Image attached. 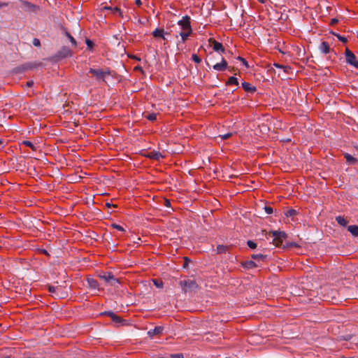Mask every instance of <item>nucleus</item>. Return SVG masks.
<instances>
[{
	"label": "nucleus",
	"instance_id": "62",
	"mask_svg": "<svg viewBox=\"0 0 358 358\" xmlns=\"http://www.w3.org/2000/svg\"><path fill=\"white\" fill-rule=\"evenodd\" d=\"M1 327V324H0V327Z\"/></svg>",
	"mask_w": 358,
	"mask_h": 358
},
{
	"label": "nucleus",
	"instance_id": "21",
	"mask_svg": "<svg viewBox=\"0 0 358 358\" xmlns=\"http://www.w3.org/2000/svg\"><path fill=\"white\" fill-rule=\"evenodd\" d=\"M225 85L227 86L232 85L238 86L239 83H238L237 78H236L235 76H231L229 78L227 81L225 83Z\"/></svg>",
	"mask_w": 358,
	"mask_h": 358
},
{
	"label": "nucleus",
	"instance_id": "19",
	"mask_svg": "<svg viewBox=\"0 0 358 358\" xmlns=\"http://www.w3.org/2000/svg\"><path fill=\"white\" fill-rule=\"evenodd\" d=\"M87 282L89 286V287L92 289H96L99 288V282L96 280L92 278H87Z\"/></svg>",
	"mask_w": 358,
	"mask_h": 358
},
{
	"label": "nucleus",
	"instance_id": "60",
	"mask_svg": "<svg viewBox=\"0 0 358 358\" xmlns=\"http://www.w3.org/2000/svg\"><path fill=\"white\" fill-rule=\"evenodd\" d=\"M343 358H352V357H343Z\"/></svg>",
	"mask_w": 358,
	"mask_h": 358
},
{
	"label": "nucleus",
	"instance_id": "12",
	"mask_svg": "<svg viewBox=\"0 0 358 358\" xmlns=\"http://www.w3.org/2000/svg\"><path fill=\"white\" fill-rule=\"evenodd\" d=\"M145 156H146V157H148L150 159H154V160H157V161H159L160 159L164 157V156L162 155V154L160 152L155 151V150L148 152Z\"/></svg>",
	"mask_w": 358,
	"mask_h": 358
},
{
	"label": "nucleus",
	"instance_id": "4",
	"mask_svg": "<svg viewBox=\"0 0 358 358\" xmlns=\"http://www.w3.org/2000/svg\"><path fill=\"white\" fill-rule=\"evenodd\" d=\"M101 315L110 317L112 321L116 324L117 327L128 325V322L126 320L121 318L120 316L115 314L113 311H105L104 313H102Z\"/></svg>",
	"mask_w": 358,
	"mask_h": 358
},
{
	"label": "nucleus",
	"instance_id": "7",
	"mask_svg": "<svg viewBox=\"0 0 358 358\" xmlns=\"http://www.w3.org/2000/svg\"><path fill=\"white\" fill-rule=\"evenodd\" d=\"M178 25L180 26L182 31L192 30L190 22V17L188 15L183 16L182 18L178 21Z\"/></svg>",
	"mask_w": 358,
	"mask_h": 358
},
{
	"label": "nucleus",
	"instance_id": "13",
	"mask_svg": "<svg viewBox=\"0 0 358 358\" xmlns=\"http://www.w3.org/2000/svg\"><path fill=\"white\" fill-rule=\"evenodd\" d=\"M241 85L243 90L248 93L254 94L257 91V87L252 85L250 83L243 82Z\"/></svg>",
	"mask_w": 358,
	"mask_h": 358
},
{
	"label": "nucleus",
	"instance_id": "11",
	"mask_svg": "<svg viewBox=\"0 0 358 358\" xmlns=\"http://www.w3.org/2000/svg\"><path fill=\"white\" fill-rule=\"evenodd\" d=\"M319 48L320 51L324 54H327L332 52L334 53L335 55H336V52L334 50H331L329 44L327 41H322Z\"/></svg>",
	"mask_w": 358,
	"mask_h": 358
},
{
	"label": "nucleus",
	"instance_id": "48",
	"mask_svg": "<svg viewBox=\"0 0 358 358\" xmlns=\"http://www.w3.org/2000/svg\"><path fill=\"white\" fill-rule=\"evenodd\" d=\"M338 22V19L333 18V19L331 20L330 24L331 25H334V24H337Z\"/></svg>",
	"mask_w": 358,
	"mask_h": 358
},
{
	"label": "nucleus",
	"instance_id": "50",
	"mask_svg": "<svg viewBox=\"0 0 358 358\" xmlns=\"http://www.w3.org/2000/svg\"><path fill=\"white\" fill-rule=\"evenodd\" d=\"M23 3L29 7H34V6L28 1H23Z\"/></svg>",
	"mask_w": 358,
	"mask_h": 358
},
{
	"label": "nucleus",
	"instance_id": "10",
	"mask_svg": "<svg viewBox=\"0 0 358 358\" xmlns=\"http://www.w3.org/2000/svg\"><path fill=\"white\" fill-rule=\"evenodd\" d=\"M98 277L106 282H110V280H114L115 282H118V280L115 278L114 275L111 272H103L98 275Z\"/></svg>",
	"mask_w": 358,
	"mask_h": 358
},
{
	"label": "nucleus",
	"instance_id": "57",
	"mask_svg": "<svg viewBox=\"0 0 358 358\" xmlns=\"http://www.w3.org/2000/svg\"><path fill=\"white\" fill-rule=\"evenodd\" d=\"M3 143V140L0 139V145H1Z\"/></svg>",
	"mask_w": 358,
	"mask_h": 358
},
{
	"label": "nucleus",
	"instance_id": "16",
	"mask_svg": "<svg viewBox=\"0 0 358 358\" xmlns=\"http://www.w3.org/2000/svg\"><path fill=\"white\" fill-rule=\"evenodd\" d=\"M152 34L154 38H164V35L168 34V33L165 32L164 29L157 28L153 31Z\"/></svg>",
	"mask_w": 358,
	"mask_h": 358
},
{
	"label": "nucleus",
	"instance_id": "22",
	"mask_svg": "<svg viewBox=\"0 0 358 358\" xmlns=\"http://www.w3.org/2000/svg\"><path fill=\"white\" fill-rule=\"evenodd\" d=\"M348 231L350 234L356 237H358V226L357 225H350L348 227Z\"/></svg>",
	"mask_w": 358,
	"mask_h": 358
},
{
	"label": "nucleus",
	"instance_id": "32",
	"mask_svg": "<svg viewBox=\"0 0 358 358\" xmlns=\"http://www.w3.org/2000/svg\"><path fill=\"white\" fill-rule=\"evenodd\" d=\"M104 8L110 9V8H109V7H105ZM111 10H113V14H118L120 16L122 17V12L121 11V10L119 8L115 7L113 9L111 8Z\"/></svg>",
	"mask_w": 358,
	"mask_h": 358
},
{
	"label": "nucleus",
	"instance_id": "6",
	"mask_svg": "<svg viewBox=\"0 0 358 358\" xmlns=\"http://www.w3.org/2000/svg\"><path fill=\"white\" fill-rule=\"evenodd\" d=\"M90 73H91L92 76L95 78L97 82L106 83V80H103V69L90 68L88 73H87V76H89Z\"/></svg>",
	"mask_w": 358,
	"mask_h": 358
},
{
	"label": "nucleus",
	"instance_id": "17",
	"mask_svg": "<svg viewBox=\"0 0 358 358\" xmlns=\"http://www.w3.org/2000/svg\"><path fill=\"white\" fill-rule=\"evenodd\" d=\"M40 64L36 63H25L21 65L19 69L22 71H27L38 67Z\"/></svg>",
	"mask_w": 358,
	"mask_h": 358
},
{
	"label": "nucleus",
	"instance_id": "55",
	"mask_svg": "<svg viewBox=\"0 0 358 358\" xmlns=\"http://www.w3.org/2000/svg\"><path fill=\"white\" fill-rule=\"evenodd\" d=\"M258 1L260 2V3H264V0H258Z\"/></svg>",
	"mask_w": 358,
	"mask_h": 358
},
{
	"label": "nucleus",
	"instance_id": "14",
	"mask_svg": "<svg viewBox=\"0 0 358 358\" xmlns=\"http://www.w3.org/2000/svg\"><path fill=\"white\" fill-rule=\"evenodd\" d=\"M241 265L244 268L252 269L258 266L257 264L252 260H247L241 262Z\"/></svg>",
	"mask_w": 358,
	"mask_h": 358
},
{
	"label": "nucleus",
	"instance_id": "40",
	"mask_svg": "<svg viewBox=\"0 0 358 358\" xmlns=\"http://www.w3.org/2000/svg\"><path fill=\"white\" fill-rule=\"evenodd\" d=\"M264 210L267 214H271L273 212V208L270 206H265Z\"/></svg>",
	"mask_w": 358,
	"mask_h": 358
},
{
	"label": "nucleus",
	"instance_id": "53",
	"mask_svg": "<svg viewBox=\"0 0 358 358\" xmlns=\"http://www.w3.org/2000/svg\"><path fill=\"white\" fill-rule=\"evenodd\" d=\"M135 69L143 71V69H142V68L141 66H136V67H135Z\"/></svg>",
	"mask_w": 358,
	"mask_h": 358
},
{
	"label": "nucleus",
	"instance_id": "9",
	"mask_svg": "<svg viewBox=\"0 0 358 358\" xmlns=\"http://www.w3.org/2000/svg\"><path fill=\"white\" fill-rule=\"evenodd\" d=\"M213 69L218 71H224L227 69H228L229 71H231L230 67L228 66L227 62L226 59L221 57V62L216 63L213 66Z\"/></svg>",
	"mask_w": 358,
	"mask_h": 358
},
{
	"label": "nucleus",
	"instance_id": "15",
	"mask_svg": "<svg viewBox=\"0 0 358 358\" xmlns=\"http://www.w3.org/2000/svg\"><path fill=\"white\" fill-rule=\"evenodd\" d=\"M163 330H164V327H163L157 326V327H155L153 329H150L148 332V334L149 335V336L152 337V336H154L155 335H160V334H162Z\"/></svg>",
	"mask_w": 358,
	"mask_h": 358
},
{
	"label": "nucleus",
	"instance_id": "31",
	"mask_svg": "<svg viewBox=\"0 0 358 358\" xmlns=\"http://www.w3.org/2000/svg\"><path fill=\"white\" fill-rule=\"evenodd\" d=\"M145 117L151 121V122H154L157 120V115L156 113H148L147 115H145Z\"/></svg>",
	"mask_w": 358,
	"mask_h": 358
},
{
	"label": "nucleus",
	"instance_id": "56",
	"mask_svg": "<svg viewBox=\"0 0 358 358\" xmlns=\"http://www.w3.org/2000/svg\"><path fill=\"white\" fill-rule=\"evenodd\" d=\"M213 55H214V54H213V52H210L209 56H211V55H212V56H213Z\"/></svg>",
	"mask_w": 358,
	"mask_h": 358
},
{
	"label": "nucleus",
	"instance_id": "46",
	"mask_svg": "<svg viewBox=\"0 0 358 358\" xmlns=\"http://www.w3.org/2000/svg\"><path fill=\"white\" fill-rule=\"evenodd\" d=\"M39 252L41 254H43L45 255H46V256H50V254L48 253V252L45 249H40Z\"/></svg>",
	"mask_w": 358,
	"mask_h": 358
},
{
	"label": "nucleus",
	"instance_id": "33",
	"mask_svg": "<svg viewBox=\"0 0 358 358\" xmlns=\"http://www.w3.org/2000/svg\"><path fill=\"white\" fill-rule=\"evenodd\" d=\"M276 68H278V69H282L284 70L285 72H288V71L290 69V67L288 66H284L282 64H278V63H275L273 64Z\"/></svg>",
	"mask_w": 358,
	"mask_h": 358
},
{
	"label": "nucleus",
	"instance_id": "18",
	"mask_svg": "<svg viewBox=\"0 0 358 358\" xmlns=\"http://www.w3.org/2000/svg\"><path fill=\"white\" fill-rule=\"evenodd\" d=\"M344 157L349 165H355L358 163V159L348 153H345Z\"/></svg>",
	"mask_w": 358,
	"mask_h": 358
},
{
	"label": "nucleus",
	"instance_id": "47",
	"mask_svg": "<svg viewBox=\"0 0 358 358\" xmlns=\"http://www.w3.org/2000/svg\"><path fill=\"white\" fill-rule=\"evenodd\" d=\"M231 133H227L223 136H222V138L224 139V140H226V139H228L229 138H230L231 136Z\"/></svg>",
	"mask_w": 358,
	"mask_h": 358
},
{
	"label": "nucleus",
	"instance_id": "59",
	"mask_svg": "<svg viewBox=\"0 0 358 358\" xmlns=\"http://www.w3.org/2000/svg\"><path fill=\"white\" fill-rule=\"evenodd\" d=\"M206 64H207L208 66H209L208 62L207 61H206Z\"/></svg>",
	"mask_w": 358,
	"mask_h": 358
},
{
	"label": "nucleus",
	"instance_id": "3",
	"mask_svg": "<svg viewBox=\"0 0 358 358\" xmlns=\"http://www.w3.org/2000/svg\"><path fill=\"white\" fill-rule=\"evenodd\" d=\"M73 55V52L69 48L63 46L57 52L53 58L57 62L67 57H71Z\"/></svg>",
	"mask_w": 358,
	"mask_h": 358
},
{
	"label": "nucleus",
	"instance_id": "37",
	"mask_svg": "<svg viewBox=\"0 0 358 358\" xmlns=\"http://www.w3.org/2000/svg\"><path fill=\"white\" fill-rule=\"evenodd\" d=\"M110 227L112 228L115 229H117L118 231H125L124 229L122 226H120V225H119L117 224H115V223H113L110 225Z\"/></svg>",
	"mask_w": 358,
	"mask_h": 358
},
{
	"label": "nucleus",
	"instance_id": "30",
	"mask_svg": "<svg viewBox=\"0 0 358 358\" xmlns=\"http://www.w3.org/2000/svg\"><path fill=\"white\" fill-rule=\"evenodd\" d=\"M85 43L87 45V49L90 51H92L94 45V42L87 38L85 39Z\"/></svg>",
	"mask_w": 358,
	"mask_h": 358
},
{
	"label": "nucleus",
	"instance_id": "34",
	"mask_svg": "<svg viewBox=\"0 0 358 358\" xmlns=\"http://www.w3.org/2000/svg\"><path fill=\"white\" fill-rule=\"evenodd\" d=\"M153 284L158 288H162L164 283L162 280H158V279H153L152 280Z\"/></svg>",
	"mask_w": 358,
	"mask_h": 358
},
{
	"label": "nucleus",
	"instance_id": "38",
	"mask_svg": "<svg viewBox=\"0 0 358 358\" xmlns=\"http://www.w3.org/2000/svg\"><path fill=\"white\" fill-rule=\"evenodd\" d=\"M192 59L195 62V63H197V64H199L201 63V59L196 54H193L192 55Z\"/></svg>",
	"mask_w": 358,
	"mask_h": 358
},
{
	"label": "nucleus",
	"instance_id": "8",
	"mask_svg": "<svg viewBox=\"0 0 358 358\" xmlns=\"http://www.w3.org/2000/svg\"><path fill=\"white\" fill-rule=\"evenodd\" d=\"M209 43L214 51L217 52L219 53H224L226 52V49L224 48L223 45L221 43L215 40L214 38H210Z\"/></svg>",
	"mask_w": 358,
	"mask_h": 358
},
{
	"label": "nucleus",
	"instance_id": "61",
	"mask_svg": "<svg viewBox=\"0 0 358 358\" xmlns=\"http://www.w3.org/2000/svg\"><path fill=\"white\" fill-rule=\"evenodd\" d=\"M1 248V246L0 245V249Z\"/></svg>",
	"mask_w": 358,
	"mask_h": 358
},
{
	"label": "nucleus",
	"instance_id": "52",
	"mask_svg": "<svg viewBox=\"0 0 358 358\" xmlns=\"http://www.w3.org/2000/svg\"><path fill=\"white\" fill-rule=\"evenodd\" d=\"M7 6H8L7 3L0 2V8H3V7Z\"/></svg>",
	"mask_w": 358,
	"mask_h": 358
},
{
	"label": "nucleus",
	"instance_id": "58",
	"mask_svg": "<svg viewBox=\"0 0 358 358\" xmlns=\"http://www.w3.org/2000/svg\"><path fill=\"white\" fill-rule=\"evenodd\" d=\"M179 45H180V42L178 43L177 46H178V49L180 50V48H179Z\"/></svg>",
	"mask_w": 358,
	"mask_h": 358
},
{
	"label": "nucleus",
	"instance_id": "49",
	"mask_svg": "<svg viewBox=\"0 0 358 358\" xmlns=\"http://www.w3.org/2000/svg\"><path fill=\"white\" fill-rule=\"evenodd\" d=\"M33 85H34V81L33 80H29L26 83V86L28 87H32Z\"/></svg>",
	"mask_w": 358,
	"mask_h": 358
},
{
	"label": "nucleus",
	"instance_id": "27",
	"mask_svg": "<svg viewBox=\"0 0 358 358\" xmlns=\"http://www.w3.org/2000/svg\"><path fill=\"white\" fill-rule=\"evenodd\" d=\"M103 80H106V77L108 76H113V74L115 73L113 71H111L109 68H106L105 69H103Z\"/></svg>",
	"mask_w": 358,
	"mask_h": 358
},
{
	"label": "nucleus",
	"instance_id": "28",
	"mask_svg": "<svg viewBox=\"0 0 358 358\" xmlns=\"http://www.w3.org/2000/svg\"><path fill=\"white\" fill-rule=\"evenodd\" d=\"M22 145L29 147L33 151H36L37 149L36 146L34 145L31 141H22Z\"/></svg>",
	"mask_w": 358,
	"mask_h": 358
},
{
	"label": "nucleus",
	"instance_id": "35",
	"mask_svg": "<svg viewBox=\"0 0 358 358\" xmlns=\"http://www.w3.org/2000/svg\"><path fill=\"white\" fill-rule=\"evenodd\" d=\"M247 245L250 248L253 249V250L257 248V244L255 242H254L253 241H251V240H248L247 241Z\"/></svg>",
	"mask_w": 358,
	"mask_h": 358
},
{
	"label": "nucleus",
	"instance_id": "45",
	"mask_svg": "<svg viewBox=\"0 0 358 358\" xmlns=\"http://www.w3.org/2000/svg\"><path fill=\"white\" fill-rule=\"evenodd\" d=\"M184 262H185L183 264V267L186 268L188 265V263L190 262V259L188 257H184Z\"/></svg>",
	"mask_w": 358,
	"mask_h": 358
},
{
	"label": "nucleus",
	"instance_id": "39",
	"mask_svg": "<svg viewBox=\"0 0 358 358\" xmlns=\"http://www.w3.org/2000/svg\"><path fill=\"white\" fill-rule=\"evenodd\" d=\"M169 358H184V356L182 353L172 354L169 355Z\"/></svg>",
	"mask_w": 358,
	"mask_h": 358
},
{
	"label": "nucleus",
	"instance_id": "24",
	"mask_svg": "<svg viewBox=\"0 0 358 358\" xmlns=\"http://www.w3.org/2000/svg\"><path fill=\"white\" fill-rule=\"evenodd\" d=\"M336 222L342 227H346L348 224V221L342 216H337L336 217Z\"/></svg>",
	"mask_w": 358,
	"mask_h": 358
},
{
	"label": "nucleus",
	"instance_id": "41",
	"mask_svg": "<svg viewBox=\"0 0 358 358\" xmlns=\"http://www.w3.org/2000/svg\"><path fill=\"white\" fill-rule=\"evenodd\" d=\"M238 59L241 61V62L243 63V64L246 66L247 68L249 67V65H248V62L245 60V59L241 57H238Z\"/></svg>",
	"mask_w": 358,
	"mask_h": 358
},
{
	"label": "nucleus",
	"instance_id": "20",
	"mask_svg": "<svg viewBox=\"0 0 358 358\" xmlns=\"http://www.w3.org/2000/svg\"><path fill=\"white\" fill-rule=\"evenodd\" d=\"M64 34L65 36L69 39L70 42L71 43V45L73 48H76L77 47V42L76 41V39L71 35V34L66 29L64 28Z\"/></svg>",
	"mask_w": 358,
	"mask_h": 358
},
{
	"label": "nucleus",
	"instance_id": "2",
	"mask_svg": "<svg viewBox=\"0 0 358 358\" xmlns=\"http://www.w3.org/2000/svg\"><path fill=\"white\" fill-rule=\"evenodd\" d=\"M179 285L184 292H194L198 288V285L195 280H184L179 282Z\"/></svg>",
	"mask_w": 358,
	"mask_h": 358
},
{
	"label": "nucleus",
	"instance_id": "43",
	"mask_svg": "<svg viewBox=\"0 0 358 358\" xmlns=\"http://www.w3.org/2000/svg\"><path fill=\"white\" fill-rule=\"evenodd\" d=\"M33 45L36 47H40L41 46V41L38 38H34L33 40Z\"/></svg>",
	"mask_w": 358,
	"mask_h": 358
},
{
	"label": "nucleus",
	"instance_id": "54",
	"mask_svg": "<svg viewBox=\"0 0 358 358\" xmlns=\"http://www.w3.org/2000/svg\"><path fill=\"white\" fill-rule=\"evenodd\" d=\"M111 206H112V205H111V204H110L109 203H106V206H107V207H108V208H110Z\"/></svg>",
	"mask_w": 358,
	"mask_h": 358
},
{
	"label": "nucleus",
	"instance_id": "42",
	"mask_svg": "<svg viewBox=\"0 0 358 358\" xmlns=\"http://www.w3.org/2000/svg\"><path fill=\"white\" fill-rule=\"evenodd\" d=\"M58 287H55L52 285H48V289L50 293H55Z\"/></svg>",
	"mask_w": 358,
	"mask_h": 358
},
{
	"label": "nucleus",
	"instance_id": "29",
	"mask_svg": "<svg viewBox=\"0 0 358 358\" xmlns=\"http://www.w3.org/2000/svg\"><path fill=\"white\" fill-rule=\"evenodd\" d=\"M330 33L334 36H336L337 37V38L341 41L342 43H346L348 42V39L347 38L344 37V36H341L340 34H336L335 32L334 31H330Z\"/></svg>",
	"mask_w": 358,
	"mask_h": 358
},
{
	"label": "nucleus",
	"instance_id": "1",
	"mask_svg": "<svg viewBox=\"0 0 358 358\" xmlns=\"http://www.w3.org/2000/svg\"><path fill=\"white\" fill-rule=\"evenodd\" d=\"M269 235L273 238V243L276 247H281L283 241L287 237L285 231H271L269 232Z\"/></svg>",
	"mask_w": 358,
	"mask_h": 358
},
{
	"label": "nucleus",
	"instance_id": "44",
	"mask_svg": "<svg viewBox=\"0 0 358 358\" xmlns=\"http://www.w3.org/2000/svg\"><path fill=\"white\" fill-rule=\"evenodd\" d=\"M164 205L166 207H171V201L168 199H164Z\"/></svg>",
	"mask_w": 358,
	"mask_h": 358
},
{
	"label": "nucleus",
	"instance_id": "23",
	"mask_svg": "<svg viewBox=\"0 0 358 358\" xmlns=\"http://www.w3.org/2000/svg\"><path fill=\"white\" fill-rule=\"evenodd\" d=\"M192 30L191 31H182L180 33V36H181L182 43H185L188 37L192 34Z\"/></svg>",
	"mask_w": 358,
	"mask_h": 358
},
{
	"label": "nucleus",
	"instance_id": "25",
	"mask_svg": "<svg viewBox=\"0 0 358 358\" xmlns=\"http://www.w3.org/2000/svg\"><path fill=\"white\" fill-rule=\"evenodd\" d=\"M251 258L252 259H255V260H257V261H262V262H264L266 258H267V255H262V254H253L252 256H251Z\"/></svg>",
	"mask_w": 358,
	"mask_h": 358
},
{
	"label": "nucleus",
	"instance_id": "51",
	"mask_svg": "<svg viewBox=\"0 0 358 358\" xmlns=\"http://www.w3.org/2000/svg\"><path fill=\"white\" fill-rule=\"evenodd\" d=\"M135 3L139 7L142 5V2L141 0H135Z\"/></svg>",
	"mask_w": 358,
	"mask_h": 358
},
{
	"label": "nucleus",
	"instance_id": "26",
	"mask_svg": "<svg viewBox=\"0 0 358 358\" xmlns=\"http://www.w3.org/2000/svg\"><path fill=\"white\" fill-rule=\"evenodd\" d=\"M228 246L227 245H218L217 246V252L218 254H223V253H225L227 252V250H228Z\"/></svg>",
	"mask_w": 358,
	"mask_h": 358
},
{
	"label": "nucleus",
	"instance_id": "5",
	"mask_svg": "<svg viewBox=\"0 0 358 358\" xmlns=\"http://www.w3.org/2000/svg\"><path fill=\"white\" fill-rule=\"evenodd\" d=\"M345 56L347 64L358 69V61L357 60V57L348 48L345 49Z\"/></svg>",
	"mask_w": 358,
	"mask_h": 358
},
{
	"label": "nucleus",
	"instance_id": "36",
	"mask_svg": "<svg viewBox=\"0 0 358 358\" xmlns=\"http://www.w3.org/2000/svg\"><path fill=\"white\" fill-rule=\"evenodd\" d=\"M297 212L294 209H289L285 213L287 217H294L296 215Z\"/></svg>",
	"mask_w": 358,
	"mask_h": 358
}]
</instances>
